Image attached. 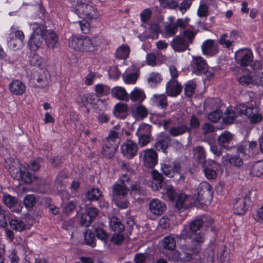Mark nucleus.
Here are the masks:
<instances>
[{"instance_id": "obj_1", "label": "nucleus", "mask_w": 263, "mask_h": 263, "mask_svg": "<svg viewBox=\"0 0 263 263\" xmlns=\"http://www.w3.org/2000/svg\"><path fill=\"white\" fill-rule=\"evenodd\" d=\"M235 154H228L224 158V160L228 163L230 166L236 169H241L244 165V160L247 157V145L242 143H238L231 146Z\"/></svg>"}, {"instance_id": "obj_2", "label": "nucleus", "mask_w": 263, "mask_h": 263, "mask_svg": "<svg viewBox=\"0 0 263 263\" xmlns=\"http://www.w3.org/2000/svg\"><path fill=\"white\" fill-rule=\"evenodd\" d=\"M102 223H95L90 229L84 232V240L88 245L95 247L96 245V237L103 241H106L108 235L104 229Z\"/></svg>"}, {"instance_id": "obj_3", "label": "nucleus", "mask_w": 263, "mask_h": 263, "mask_svg": "<svg viewBox=\"0 0 263 263\" xmlns=\"http://www.w3.org/2000/svg\"><path fill=\"white\" fill-rule=\"evenodd\" d=\"M9 172L15 179L25 183L30 184L32 182V175L26 171V167L18 160H9Z\"/></svg>"}, {"instance_id": "obj_4", "label": "nucleus", "mask_w": 263, "mask_h": 263, "mask_svg": "<svg viewBox=\"0 0 263 263\" xmlns=\"http://www.w3.org/2000/svg\"><path fill=\"white\" fill-rule=\"evenodd\" d=\"M76 13L81 18L88 19L95 18L98 15L97 9L90 0H79Z\"/></svg>"}, {"instance_id": "obj_5", "label": "nucleus", "mask_w": 263, "mask_h": 263, "mask_svg": "<svg viewBox=\"0 0 263 263\" xmlns=\"http://www.w3.org/2000/svg\"><path fill=\"white\" fill-rule=\"evenodd\" d=\"M214 222V219L211 216L202 215L191 221L189 229L192 233H195L203 227L205 229L211 228L212 232L216 233L215 227L213 226Z\"/></svg>"}, {"instance_id": "obj_6", "label": "nucleus", "mask_w": 263, "mask_h": 263, "mask_svg": "<svg viewBox=\"0 0 263 263\" xmlns=\"http://www.w3.org/2000/svg\"><path fill=\"white\" fill-rule=\"evenodd\" d=\"M236 110L239 114H243L250 119L252 124H257L262 120V115L258 112L257 107L248 106L243 104H240Z\"/></svg>"}, {"instance_id": "obj_7", "label": "nucleus", "mask_w": 263, "mask_h": 263, "mask_svg": "<svg viewBox=\"0 0 263 263\" xmlns=\"http://www.w3.org/2000/svg\"><path fill=\"white\" fill-rule=\"evenodd\" d=\"M103 41V39L101 36H94L92 37L84 36V42L81 51L93 52L99 49Z\"/></svg>"}, {"instance_id": "obj_8", "label": "nucleus", "mask_w": 263, "mask_h": 263, "mask_svg": "<svg viewBox=\"0 0 263 263\" xmlns=\"http://www.w3.org/2000/svg\"><path fill=\"white\" fill-rule=\"evenodd\" d=\"M80 104L84 107H86L88 104L90 105L95 109L101 110L102 106L105 101L101 99L99 97L94 93H86L80 98V100L78 101Z\"/></svg>"}, {"instance_id": "obj_9", "label": "nucleus", "mask_w": 263, "mask_h": 263, "mask_svg": "<svg viewBox=\"0 0 263 263\" xmlns=\"http://www.w3.org/2000/svg\"><path fill=\"white\" fill-rule=\"evenodd\" d=\"M250 204V198L247 195L235 198L233 202L234 214L238 215H244L248 211Z\"/></svg>"}, {"instance_id": "obj_10", "label": "nucleus", "mask_w": 263, "mask_h": 263, "mask_svg": "<svg viewBox=\"0 0 263 263\" xmlns=\"http://www.w3.org/2000/svg\"><path fill=\"white\" fill-rule=\"evenodd\" d=\"M196 198L198 201L205 202L212 199L213 192L212 186L207 182H201L196 190Z\"/></svg>"}, {"instance_id": "obj_11", "label": "nucleus", "mask_w": 263, "mask_h": 263, "mask_svg": "<svg viewBox=\"0 0 263 263\" xmlns=\"http://www.w3.org/2000/svg\"><path fill=\"white\" fill-rule=\"evenodd\" d=\"M234 58L237 64L242 66H247L252 62L253 55L250 49H240L235 52Z\"/></svg>"}, {"instance_id": "obj_12", "label": "nucleus", "mask_w": 263, "mask_h": 263, "mask_svg": "<svg viewBox=\"0 0 263 263\" xmlns=\"http://www.w3.org/2000/svg\"><path fill=\"white\" fill-rule=\"evenodd\" d=\"M119 143L120 140L108 139V138L106 137L102 147L101 152L103 156L107 159L112 158L118 148Z\"/></svg>"}, {"instance_id": "obj_13", "label": "nucleus", "mask_w": 263, "mask_h": 263, "mask_svg": "<svg viewBox=\"0 0 263 263\" xmlns=\"http://www.w3.org/2000/svg\"><path fill=\"white\" fill-rule=\"evenodd\" d=\"M138 150L137 144L130 139L126 140L121 146V153L128 159L135 157L137 155Z\"/></svg>"}, {"instance_id": "obj_14", "label": "nucleus", "mask_w": 263, "mask_h": 263, "mask_svg": "<svg viewBox=\"0 0 263 263\" xmlns=\"http://www.w3.org/2000/svg\"><path fill=\"white\" fill-rule=\"evenodd\" d=\"M207 67L206 62L202 57L193 56L190 63V69L192 73L196 75H201L206 71Z\"/></svg>"}, {"instance_id": "obj_15", "label": "nucleus", "mask_w": 263, "mask_h": 263, "mask_svg": "<svg viewBox=\"0 0 263 263\" xmlns=\"http://www.w3.org/2000/svg\"><path fill=\"white\" fill-rule=\"evenodd\" d=\"M171 141V138L169 135L161 132L157 136L154 146L157 151L166 154Z\"/></svg>"}, {"instance_id": "obj_16", "label": "nucleus", "mask_w": 263, "mask_h": 263, "mask_svg": "<svg viewBox=\"0 0 263 263\" xmlns=\"http://www.w3.org/2000/svg\"><path fill=\"white\" fill-rule=\"evenodd\" d=\"M160 165L163 174L170 178L174 177L176 173L179 174L181 167L180 163L177 161H173L172 163H162Z\"/></svg>"}, {"instance_id": "obj_17", "label": "nucleus", "mask_w": 263, "mask_h": 263, "mask_svg": "<svg viewBox=\"0 0 263 263\" xmlns=\"http://www.w3.org/2000/svg\"><path fill=\"white\" fill-rule=\"evenodd\" d=\"M143 164L147 168H153L158 163V154L153 148L146 149L144 151Z\"/></svg>"}, {"instance_id": "obj_18", "label": "nucleus", "mask_w": 263, "mask_h": 263, "mask_svg": "<svg viewBox=\"0 0 263 263\" xmlns=\"http://www.w3.org/2000/svg\"><path fill=\"white\" fill-rule=\"evenodd\" d=\"M173 49L178 52L185 51L189 48V44L185 39L180 35L175 36L170 43Z\"/></svg>"}, {"instance_id": "obj_19", "label": "nucleus", "mask_w": 263, "mask_h": 263, "mask_svg": "<svg viewBox=\"0 0 263 263\" xmlns=\"http://www.w3.org/2000/svg\"><path fill=\"white\" fill-rule=\"evenodd\" d=\"M201 49L204 55L206 56H214L219 52L217 45L214 44L213 40H207L201 45Z\"/></svg>"}, {"instance_id": "obj_20", "label": "nucleus", "mask_w": 263, "mask_h": 263, "mask_svg": "<svg viewBox=\"0 0 263 263\" xmlns=\"http://www.w3.org/2000/svg\"><path fill=\"white\" fill-rule=\"evenodd\" d=\"M152 181L151 186L153 190L158 191L162 188L164 184V178L163 175L156 170H154L151 172Z\"/></svg>"}, {"instance_id": "obj_21", "label": "nucleus", "mask_w": 263, "mask_h": 263, "mask_svg": "<svg viewBox=\"0 0 263 263\" xmlns=\"http://www.w3.org/2000/svg\"><path fill=\"white\" fill-rule=\"evenodd\" d=\"M165 204L157 199H153L149 203V209L155 215L160 216L166 210Z\"/></svg>"}, {"instance_id": "obj_22", "label": "nucleus", "mask_w": 263, "mask_h": 263, "mask_svg": "<svg viewBox=\"0 0 263 263\" xmlns=\"http://www.w3.org/2000/svg\"><path fill=\"white\" fill-rule=\"evenodd\" d=\"M182 91V86L176 80L171 79L166 85V91L168 96L176 97Z\"/></svg>"}, {"instance_id": "obj_23", "label": "nucleus", "mask_w": 263, "mask_h": 263, "mask_svg": "<svg viewBox=\"0 0 263 263\" xmlns=\"http://www.w3.org/2000/svg\"><path fill=\"white\" fill-rule=\"evenodd\" d=\"M9 89L14 95L20 96L26 91V86L18 80H13L9 84Z\"/></svg>"}, {"instance_id": "obj_24", "label": "nucleus", "mask_w": 263, "mask_h": 263, "mask_svg": "<svg viewBox=\"0 0 263 263\" xmlns=\"http://www.w3.org/2000/svg\"><path fill=\"white\" fill-rule=\"evenodd\" d=\"M233 138V135L228 131H224L222 132L218 137L217 141L219 145L228 151L232 150L231 148V146L229 144L232 140Z\"/></svg>"}, {"instance_id": "obj_25", "label": "nucleus", "mask_w": 263, "mask_h": 263, "mask_svg": "<svg viewBox=\"0 0 263 263\" xmlns=\"http://www.w3.org/2000/svg\"><path fill=\"white\" fill-rule=\"evenodd\" d=\"M192 242L195 247L192 248V250L194 253L199 252L201 249V245L204 242L205 234L201 231L193 234Z\"/></svg>"}, {"instance_id": "obj_26", "label": "nucleus", "mask_w": 263, "mask_h": 263, "mask_svg": "<svg viewBox=\"0 0 263 263\" xmlns=\"http://www.w3.org/2000/svg\"><path fill=\"white\" fill-rule=\"evenodd\" d=\"M151 101L153 105L159 108L165 109L168 106L167 97L164 94H155L153 96Z\"/></svg>"}, {"instance_id": "obj_27", "label": "nucleus", "mask_w": 263, "mask_h": 263, "mask_svg": "<svg viewBox=\"0 0 263 263\" xmlns=\"http://www.w3.org/2000/svg\"><path fill=\"white\" fill-rule=\"evenodd\" d=\"M129 189L127 186L115 182L112 188V197H118L121 196H127Z\"/></svg>"}, {"instance_id": "obj_28", "label": "nucleus", "mask_w": 263, "mask_h": 263, "mask_svg": "<svg viewBox=\"0 0 263 263\" xmlns=\"http://www.w3.org/2000/svg\"><path fill=\"white\" fill-rule=\"evenodd\" d=\"M128 106L127 105L119 103L115 105L114 108L113 112L114 115L120 119H125L127 115Z\"/></svg>"}, {"instance_id": "obj_29", "label": "nucleus", "mask_w": 263, "mask_h": 263, "mask_svg": "<svg viewBox=\"0 0 263 263\" xmlns=\"http://www.w3.org/2000/svg\"><path fill=\"white\" fill-rule=\"evenodd\" d=\"M45 41L47 46L51 49L57 47L58 37L55 32L52 30L46 31L45 35Z\"/></svg>"}, {"instance_id": "obj_30", "label": "nucleus", "mask_w": 263, "mask_h": 263, "mask_svg": "<svg viewBox=\"0 0 263 263\" xmlns=\"http://www.w3.org/2000/svg\"><path fill=\"white\" fill-rule=\"evenodd\" d=\"M43 40V36H36L31 35L28 41V46L31 50L35 51L41 47Z\"/></svg>"}, {"instance_id": "obj_31", "label": "nucleus", "mask_w": 263, "mask_h": 263, "mask_svg": "<svg viewBox=\"0 0 263 263\" xmlns=\"http://www.w3.org/2000/svg\"><path fill=\"white\" fill-rule=\"evenodd\" d=\"M84 35H72L69 39V45L76 50L81 51Z\"/></svg>"}, {"instance_id": "obj_32", "label": "nucleus", "mask_w": 263, "mask_h": 263, "mask_svg": "<svg viewBox=\"0 0 263 263\" xmlns=\"http://www.w3.org/2000/svg\"><path fill=\"white\" fill-rule=\"evenodd\" d=\"M110 229L116 233H121L124 230V226L121 220L116 216H112L109 219Z\"/></svg>"}, {"instance_id": "obj_33", "label": "nucleus", "mask_w": 263, "mask_h": 263, "mask_svg": "<svg viewBox=\"0 0 263 263\" xmlns=\"http://www.w3.org/2000/svg\"><path fill=\"white\" fill-rule=\"evenodd\" d=\"M194 157L195 161L201 164L206 159V153L204 147L202 146H197L193 148Z\"/></svg>"}, {"instance_id": "obj_34", "label": "nucleus", "mask_w": 263, "mask_h": 263, "mask_svg": "<svg viewBox=\"0 0 263 263\" xmlns=\"http://www.w3.org/2000/svg\"><path fill=\"white\" fill-rule=\"evenodd\" d=\"M111 90L112 97L118 100L127 101L129 99L128 93L125 88L122 87H115Z\"/></svg>"}, {"instance_id": "obj_35", "label": "nucleus", "mask_w": 263, "mask_h": 263, "mask_svg": "<svg viewBox=\"0 0 263 263\" xmlns=\"http://www.w3.org/2000/svg\"><path fill=\"white\" fill-rule=\"evenodd\" d=\"M128 96L133 102H138L139 103H141L145 98L144 91L137 87L134 88Z\"/></svg>"}, {"instance_id": "obj_36", "label": "nucleus", "mask_w": 263, "mask_h": 263, "mask_svg": "<svg viewBox=\"0 0 263 263\" xmlns=\"http://www.w3.org/2000/svg\"><path fill=\"white\" fill-rule=\"evenodd\" d=\"M134 261L135 263H155L153 256L142 253H136L135 255Z\"/></svg>"}, {"instance_id": "obj_37", "label": "nucleus", "mask_w": 263, "mask_h": 263, "mask_svg": "<svg viewBox=\"0 0 263 263\" xmlns=\"http://www.w3.org/2000/svg\"><path fill=\"white\" fill-rule=\"evenodd\" d=\"M190 128L188 127L186 125L181 124L179 126H174L171 127L169 130V134L172 137H177L182 135L186 132H191Z\"/></svg>"}, {"instance_id": "obj_38", "label": "nucleus", "mask_w": 263, "mask_h": 263, "mask_svg": "<svg viewBox=\"0 0 263 263\" xmlns=\"http://www.w3.org/2000/svg\"><path fill=\"white\" fill-rule=\"evenodd\" d=\"M103 197L102 193L98 188L92 187L86 193V197L91 201H97Z\"/></svg>"}, {"instance_id": "obj_39", "label": "nucleus", "mask_w": 263, "mask_h": 263, "mask_svg": "<svg viewBox=\"0 0 263 263\" xmlns=\"http://www.w3.org/2000/svg\"><path fill=\"white\" fill-rule=\"evenodd\" d=\"M123 128L121 129L120 124L115 125L111 130H110L108 136L107 137L108 139L114 140H120L123 136Z\"/></svg>"}, {"instance_id": "obj_40", "label": "nucleus", "mask_w": 263, "mask_h": 263, "mask_svg": "<svg viewBox=\"0 0 263 263\" xmlns=\"http://www.w3.org/2000/svg\"><path fill=\"white\" fill-rule=\"evenodd\" d=\"M130 48L127 45L123 44L117 48L115 53L116 58L125 60L128 58Z\"/></svg>"}, {"instance_id": "obj_41", "label": "nucleus", "mask_w": 263, "mask_h": 263, "mask_svg": "<svg viewBox=\"0 0 263 263\" xmlns=\"http://www.w3.org/2000/svg\"><path fill=\"white\" fill-rule=\"evenodd\" d=\"M162 246L165 249L174 250L176 247L175 238L173 235L165 236L162 240Z\"/></svg>"}, {"instance_id": "obj_42", "label": "nucleus", "mask_w": 263, "mask_h": 263, "mask_svg": "<svg viewBox=\"0 0 263 263\" xmlns=\"http://www.w3.org/2000/svg\"><path fill=\"white\" fill-rule=\"evenodd\" d=\"M139 76V70L136 69V70L132 73H125L122 75L124 82L127 84H135Z\"/></svg>"}, {"instance_id": "obj_43", "label": "nucleus", "mask_w": 263, "mask_h": 263, "mask_svg": "<svg viewBox=\"0 0 263 263\" xmlns=\"http://www.w3.org/2000/svg\"><path fill=\"white\" fill-rule=\"evenodd\" d=\"M239 105L240 104H238L234 108V110H227L224 114L225 117L224 118V120L225 122L229 124L232 123L234 122L235 119L237 116H243V114H238L236 110L237 108L239 106Z\"/></svg>"}, {"instance_id": "obj_44", "label": "nucleus", "mask_w": 263, "mask_h": 263, "mask_svg": "<svg viewBox=\"0 0 263 263\" xmlns=\"http://www.w3.org/2000/svg\"><path fill=\"white\" fill-rule=\"evenodd\" d=\"M134 114L136 118L143 120L148 115V109L142 104H139L135 107Z\"/></svg>"}, {"instance_id": "obj_45", "label": "nucleus", "mask_w": 263, "mask_h": 263, "mask_svg": "<svg viewBox=\"0 0 263 263\" xmlns=\"http://www.w3.org/2000/svg\"><path fill=\"white\" fill-rule=\"evenodd\" d=\"M10 227L16 232H21L25 229L26 224L21 219L14 218L9 221Z\"/></svg>"}, {"instance_id": "obj_46", "label": "nucleus", "mask_w": 263, "mask_h": 263, "mask_svg": "<svg viewBox=\"0 0 263 263\" xmlns=\"http://www.w3.org/2000/svg\"><path fill=\"white\" fill-rule=\"evenodd\" d=\"M34 79L37 83L35 84L37 88H44L49 84L47 78L44 73L37 74L34 76Z\"/></svg>"}, {"instance_id": "obj_47", "label": "nucleus", "mask_w": 263, "mask_h": 263, "mask_svg": "<svg viewBox=\"0 0 263 263\" xmlns=\"http://www.w3.org/2000/svg\"><path fill=\"white\" fill-rule=\"evenodd\" d=\"M33 33L31 35L36 36H43L45 35L47 30V27L45 25L34 23L33 24Z\"/></svg>"}, {"instance_id": "obj_48", "label": "nucleus", "mask_w": 263, "mask_h": 263, "mask_svg": "<svg viewBox=\"0 0 263 263\" xmlns=\"http://www.w3.org/2000/svg\"><path fill=\"white\" fill-rule=\"evenodd\" d=\"M112 200L116 206L121 209H126L129 205L127 196H121L118 197L112 198Z\"/></svg>"}, {"instance_id": "obj_49", "label": "nucleus", "mask_w": 263, "mask_h": 263, "mask_svg": "<svg viewBox=\"0 0 263 263\" xmlns=\"http://www.w3.org/2000/svg\"><path fill=\"white\" fill-rule=\"evenodd\" d=\"M251 174L253 176L260 177L263 175V161L256 162L251 168Z\"/></svg>"}, {"instance_id": "obj_50", "label": "nucleus", "mask_w": 263, "mask_h": 263, "mask_svg": "<svg viewBox=\"0 0 263 263\" xmlns=\"http://www.w3.org/2000/svg\"><path fill=\"white\" fill-rule=\"evenodd\" d=\"M152 126L145 124L142 123L140 124L137 132V136L151 135Z\"/></svg>"}, {"instance_id": "obj_51", "label": "nucleus", "mask_w": 263, "mask_h": 263, "mask_svg": "<svg viewBox=\"0 0 263 263\" xmlns=\"http://www.w3.org/2000/svg\"><path fill=\"white\" fill-rule=\"evenodd\" d=\"M162 80L161 74L158 72H153L150 73L148 78V83L151 84V86L155 87Z\"/></svg>"}, {"instance_id": "obj_52", "label": "nucleus", "mask_w": 263, "mask_h": 263, "mask_svg": "<svg viewBox=\"0 0 263 263\" xmlns=\"http://www.w3.org/2000/svg\"><path fill=\"white\" fill-rule=\"evenodd\" d=\"M95 90L96 93L101 96H107L111 91L110 88L103 84H98L95 86Z\"/></svg>"}, {"instance_id": "obj_53", "label": "nucleus", "mask_w": 263, "mask_h": 263, "mask_svg": "<svg viewBox=\"0 0 263 263\" xmlns=\"http://www.w3.org/2000/svg\"><path fill=\"white\" fill-rule=\"evenodd\" d=\"M3 200L4 203L9 208L13 207L17 202L16 197L12 196L6 193H3Z\"/></svg>"}, {"instance_id": "obj_54", "label": "nucleus", "mask_w": 263, "mask_h": 263, "mask_svg": "<svg viewBox=\"0 0 263 263\" xmlns=\"http://www.w3.org/2000/svg\"><path fill=\"white\" fill-rule=\"evenodd\" d=\"M218 42L221 46L226 48H230L233 45L229 39L228 34L227 33L221 34L219 36Z\"/></svg>"}, {"instance_id": "obj_55", "label": "nucleus", "mask_w": 263, "mask_h": 263, "mask_svg": "<svg viewBox=\"0 0 263 263\" xmlns=\"http://www.w3.org/2000/svg\"><path fill=\"white\" fill-rule=\"evenodd\" d=\"M43 63V59L39 55L34 53L29 56V63L31 66L40 67Z\"/></svg>"}, {"instance_id": "obj_56", "label": "nucleus", "mask_w": 263, "mask_h": 263, "mask_svg": "<svg viewBox=\"0 0 263 263\" xmlns=\"http://www.w3.org/2000/svg\"><path fill=\"white\" fill-rule=\"evenodd\" d=\"M165 37L174 36L178 31L177 26L175 24L170 23L165 26Z\"/></svg>"}, {"instance_id": "obj_57", "label": "nucleus", "mask_w": 263, "mask_h": 263, "mask_svg": "<svg viewBox=\"0 0 263 263\" xmlns=\"http://www.w3.org/2000/svg\"><path fill=\"white\" fill-rule=\"evenodd\" d=\"M85 214L93 221L99 214V210L93 206L87 207L85 209Z\"/></svg>"}, {"instance_id": "obj_58", "label": "nucleus", "mask_w": 263, "mask_h": 263, "mask_svg": "<svg viewBox=\"0 0 263 263\" xmlns=\"http://www.w3.org/2000/svg\"><path fill=\"white\" fill-rule=\"evenodd\" d=\"M164 190L167 194L168 198L171 201H175L177 196V193L176 190L172 185H166L164 186Z\"/></svg>"}, {"instance_id": "obj_59", "label": "nucleus", "mask_w": 263, "mask_h": 263, "mask_svg": "<svg viewBox=\"0 0 263 263\" xmlns=\"http://www.w3.org/2000/svg\"><path fill=\"white\" fill-rule=\"evenodd\" d=\"M196 88V84L193 81H189L185 85L184 93L186 97H191L193 96L195 89Z\"/></svg>"}, {"instance_id": "obj_60", "label": "nucleus", "mask_w": 263, "mask_h": 263, "mask_svg": "<svg viewBox=\"0 0 263 263\" xmlns=\"http://www.w3.org/2000/svg\"><path fill=\"white\" fill-rule=\"evenodd\" d=\"M68 178V175L64 171H60L56 176L54 184L58 187L64 186V180Z\"/></svg>"}, {"instance_id": "obj_61", "label": "nucleus", "mask_w": 263, "mask_h": 263, "mask_svg": "<svg viewBox=\"0 0 263 263\" xmlns=\"http://www.w3.org/2000/svg\"><path fill=\"white\" fill-rule=\"evenodd\" d=\"M197 33V31H193L189 29L185 30L183 32V38L185 39L187 44H192L194 39Z\"/></svg>"}, {"instance_id": "obj_62", "label": "nucleus", "mask_w": 263, "mask_h": 263, "mask_svg": "<svg viewBox=\"0 0 263 263\" xmlns=\"http://www.w3.org/2000/svg\"><path fill=\"white\" fill-rule=\"evenodd\" d=\"M159 2L163 8L175 9L178 7V3L175 0H159Z\"/></svg>"}, {"instance_id": "obj_63", "label": "nucleus", "mask_w": 263, "mask_h": 263, "mask_svg": "<svg viewBox=\"0 0 263 263\" xmlns=\"http://www.w3.org/2000/svg\"><path fill=\"white\" fill-rule=\"evenodd\" d=\"M238 82L242 85L248 86L250 84H253V77L251 74H245L239 78Z\"/></svg>"}, {"instance_id": "obj_64", "label": "nucleus", "mask_w": 263, "mask_h": 263, "mask_svg": "<svg viewBox=\"0 0 263 263\" xmlns=\"http://www.w3.org/2000/svg\"><path fill=\"white\" fill-rule=\"evenodd\" d=\"M222 113L220 109H216L208 115V119L212 122L216 123L220 120Z\"/></svg>"}]
</instances>
